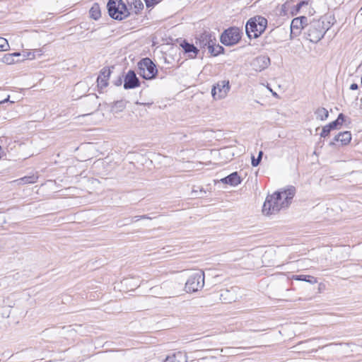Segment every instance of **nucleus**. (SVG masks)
<instances>
[{
  "mask_svg": "<svg viewBox=\"0 0 362 362\" xmlns=\"http://www.w3.org/2000/svg\"><path fill=\"white\" fill-rule=\"evenodd\" d=\"M295 194V187L288 186L286 189L267 195L262 206V213L269 216L278 213L282 209L288 208Z\"/></svg>",
  "mask_w": 362,
  "mask_h": 362,
  "instance_id": "1",
  "label": "nucleus"
},
{
  "mask_svg": "<svg viewBox=\"0 0 362 362\" xmlns=\"http://www.w3.org/2000/svg\"><path fill=\"white\" fill-rule=\"evenodd\" d=\"M330 26V23H325L324 18L319 19L313 18L312 21H310L308 25L305 26L304 34L306 35L307 40L311 42L317 43L324 37Z\"/></svg>",
  "mask_w": 362,
  "mask_h": 362,
  "instance_id": "2",
  "label": "nucleus"
},
{
  "mask_svg": "<svg viewBox=\"0 0 362 362\" xmlns=\"http://www.w3.org/2000/svg\"><path fill=\"white\" fill-rule=\"evenodd\" d=\"M267 19L262 16L250 18L245 25V32L250 39L259 37L266 30Z\"/></svg>",
  "mask_w": 362,
  "mask_h": 362,
  "instance_id": "3",
  "label": "nucleus"
},
{
  "mask_svg": "<svg viewBox=\"0 0 362 362\" xmlns=\"http://www.w3.org/2000/svg\"><path fill=\"white\" fill-rule=\"evenodd\" d=\"M109 16L115 20L122 21L130 15L127 5L122 0H109L107 4Z\"/></svg>",
  "mask_w": 362,
  "mask_h": 362,
  "instance_id": "4",
  "label": "nucleus"
},
{
  "mask_svg": "<svg viewBox=\"0 0 362 362\" xmlns=\"http://www.w3.org/2000/svg\"><path fill=\"white\" fill-rule=\"evenodd\" d=\"M138 74L146 80H151L156 77L158 69L156 64L148 57L141 59L138 64Z\"/></svg>",
  "mask_w": 362,
  "mask_h": 362,
  "instance_id": "5",
  "label": "nucleus"
},
{
  "mask_svg": "<svg viewBox=\"0 0 362 362\" xmlns=\"http://www.w3.org/2000/svg\"><path fill=\"white\" fill-rule=\"evenodd\" d=\"M242 35L243 33L238 27H230L222 33L220 41L226 46H233L239 42Z\"/></svg>",
  "mask_w": 362,
  "mask_h": 362,
  "instance_id": "6",
  "label": "nucleus"
},
{
  "mask_svg": "<svg viewBox=\"0 0 362 362\" xmlns=\"http://www.w3.org/2000/svg\"><path fill=\"white\" fill-rule=\"evenodd\" d=\"M204 273L199 270L190 275L185 283V291L187 293L196 292L204 287Z\"/></svg>",
  "mask_w": 362,
  "mask_h": 362,
  "instance_id": "7",
  "label": "nucleus"
},
{
  "mask_svg": "<svg viewBox=\"0 0 362 362\" xmlns=\"http://www.w3.org/2000/svg\"><path fill=\"white\" fill-rule=\"evenodd\" d=\"M230 89L228 80H222L215 83L211 88V95L215 100L225 98Z\"/></svg>",
  "mask_w": 362,
  "mask_h": 362,
  "instance_id": "8",
  "label": "nucleus"
},
{
  "mask_svg": "<svg viewBox=\"0 0 362 362\" xmlns=\"http://www.w3.org/2000/svg\"><path fill=\"white\" fill-rule=\"evenodd\" d=\"M86 114L83 115H89L96 112L100 103H98V97L96 94H89L85 97L83 100Z\"/></svg>",
  "mask_w": 362,
  "mask_h": 362,
  "instance_id": "9",
  "label": "nucleus"
},
{
  "mask_svg": "<svg viewBox=\"0 0 362 362\" xmlns=\"http://www.w3.org/2000/svg\"><path fill=\"white\" fill-rule=\"evenodd\" d=\"M141 85L139 78L134 70H129L124 76V88L125 90L134 89Z\"/></svg>",
  "mask_w": 362,
  "mask_h": 362,
  "instance_id": "10",
  "label": "nucleus"
},
{
  "mask_svg": "<svg viewBox=\"0 0 362 362\" xmlns=\"http://www.w3.org/2000/svg\"><path fill=\"white\" fill-rule=\"evenodd\" d=\"M110 74L111 70L110 67H104L100 70V74L97 78V86L99 93H102V90L108 86Z\"/></svg>",
  "mask_w": 362,
  "mask_h": 362,
  "instance_id": "11",
  "label": "nucleus"
},
{
  "mask_svg": "<svg viewBox=\"0 0 362 362\" xmlns=\"http://www.w3.org/2000/svg\"><path fill=\"white\" fill-rule=\"evenodd\" d=\"M270 62V58L268 56L260 55L253 59L252 66L255 71H262L269 66Z\"/></svg>",
  "mask_w": 362,
  "mask_h": 362,
  "instance_id": "12",
  "label": "nucleus"
},
{
  "mask_svg": "<svg viewBox=\"0 0 362 362\" xmlns=\"http://www.w3.org/2000/svg\"><path fill=\"white\" fill-rule=\"evenodd\" d=\"M212 37L211 33L204 31L196 37V45L199 46L200 48H205L206 47L208 48L214 40L216 41L215 37L212 38Z\"/></svg>",
  "mask_w": 362,
  "mask_h": 362,
  "instance_id": "13",
  "label": "nucleus"
},
{
  "mask_svg": "<svg viewBox=\"0 0 362 362\" xmlns=\"http://www.w3.org/2000/svg\"><path fill=\"white\" fill-rule=\"evenodd\" d=\"M308 23V18L304 16L295 18L292 20L291 23V32H293L294 30H297L298 33H300L301 30L305 31V26H307Z\"/></svg>",
  "mask_w": 362,
  "mask_h": 362,
  "instance_id": "14",
  "label": "nucleus"
},
{
  "mask_svg": "<svg viewBox=\"0 0 362 362\" xmlns=\"http://www.w3.org/2000/svg\"><path fill=\"white\" fill-rule=\"evenodd\" d=\"M351 140V134L350 132L345 131L339 132L337 135L334 137L332 141L329 143V146H333L335 142H340L341 145H347Z\"/></svg>",
  "mask_w": 362,
  "mask_h": 362,
  "instance_id": "15",
  "label": "nucleus"
},
{
  "mask_svg": "<svg viewBox=\"0 0 362 362\" xmlns=\"http://www.w3.org/2000/svg\"><path fill=\"white\" fill-rule=\"evenodd\" d=\"M180 45L182 48L184 52L188 54L189 57L195 58L197 57L199 49L194 45V44L189 43L186 40H184Z\"/></svg>",
  "mask_w": 362,
  "mask_h": 362,
  "instance_id": "16",
  "label": "nucleus"
},
{
  "mask_svg": "<svg viewBox=\"0 0 362 362\" xmlns=\"http://www.w3.org/2000/svg\"><path fill=\"white\" fill-rule=\"evenodd\" d=\"M163 362H187V354L182 351L174 352L167 356Z\"/></svg>",
  "mask_w": 362,
  "mask_h": 362,
  "instance_id": "17",
  "label": "nucleus"
},
{
  "mask_svg": "<svg viewBox=\"0 0 362 362\" xmlns=\"http://www.w3.org/2000/svg\"><path fill=\"white\" fill-rule=\"evenodd\" d=\"M241 181L242 180L238 172H233L221 180V182L230 186H237L241 183Z\"/></svg>",
  "mask_w": 362,
  "mask_h": 362,
  "instance_id": "18",
  "label": "nucleus"
},
{
  "mask_svg": "<svg viewBox=\"0 0 362 362\" xmlns=\"http://www.w3.org/2000/svg\"><path fill=\"white\" fill-rule=\"evenodd\" d=\"M220 300L223 303H231L236 300L237 297L234 293L233 289L231 290H222L220 296Z\"/></svg>",
  "mask_w": 362,
  "mask_h": 362,
  "instance_id": "19",
  "label": "nucleus"
},
{
  "mask_svg": "<svg viewBox=\"0 0 362 362\" xmlns=\"http://www.w3.org/2000/svg\"><path fill=\"white\" fill-rule=\"evenodd\" d=\"M291 279L296 281H305L310 283V284H315L317 282V278L311 275H293Z\"/></svg>",
  "mask_w": 362,
  "mask_h": 362,
  "instance_id": "20",
  "label": "nucleus"
},
{
  "mask_svg": "<svg viewBox=\"0 0 362 362\" xmlns=\"http://www.w3.org/2000/svg\"><path fill=\"white\" fill-rule=\"evenodd\" d=\"M209 52L214 57H216L223 53L224 48L220 45H216V41H213L208 47Z\"/></svg>",
  "mask_w": 362,
  "mask_h": 362,
  "instance_id": "21",
  "label": "nucleus"
},
{
  "mask_svg": "<svg viewBox=\"0 0 362 362\" xmlns=\"http://www.w3.org/2000/svg\"><path fill=\"white\" fill-rule=\"evenodd\" d=\"M90 16L94 20H98L101 16L100 6L98 3H94L89 11Z\"/></svg>",
  "mask_w": 362,
  "mask_h": 362,
  "instance_id": "22",
  "label": "nucleus"
},
{
  "mask_svg": "<svg viewBox=\"0 0 362 362\" xmlns=\"http://www.w3.org/2000/svg\"><path fill=\"white\" fill-rule=\"evenodd\" d=\"M345 120V116L343 113L339 114L337 119L329 122L327 126L331 130H334L337 129L339 126H341L343 122Z\"/></svg>",
  "mask_w": 362,
  "mask_h": 362,
  "instance_id": "23",
  "label": "nucleus"
},
{
  "mask_svg": "<svg viewBox=\"0 0 362 362\" xmlns=\"http://www.w3.org/2000/svg\"><path fill=\"white\" fill-rule=\"evenodd\" d=\"M314 113L316 118L322 121L326 120L329 117V112L325 107H318Z\"/></svg>",
  "mask_w": 362,
  "mask_h": 362,
  "instance_id": "24",
  "label": "nucleus"
},
{
  "mask_svg": "<svg viewBox=\"0 0 362 362\" xmlns=\"http://www.w3.org/2000/svg\"><path fill=\"white\" fill-rule=\"evenodd\" d=\"M126 107V103L121 100L114 103L112 106L111 111L113 112H122Z\"/></svg>",
  "mask_w": 362,
  "mask_h": 362,
  "instance_id": "25",
  "label": "nucleus"
},
{
  "mask_svg": "<svg viewBox=\"0 0 362 362\" xmlns=\"http://www.w3.org/2000/svg\"><path fill=\"white\" fill-rule=\"evenodd\" d=\"M38 177L33 175L30 176H25L18 180L21 184H33L37 182Z\"/></svg>",
  "mask_w": 362,
  "mask_h": 362,
  "instance_id": "26",
  "label": "nucleus"
},
{
  "mask_svg": "<svg viewBox=\"0 0 362 362\" xmlns=\"http://www.w3.org/2000/svg\"><path fill=\"white\" fill-rule=\"evenodd\" d=\"M132 6L136 14H138L144 8V4L141 0H134Z\"/></svg>",
  "mask_w": 362,
  "mask_h": 362,
  "instance_id": "27",
  "label": "nucleus"
},
{
  "mask_svg": "<svg viewBox=\"0 0 362 362\" xmlns=\"http://www.w3.org/2000/svg\"><path fill=\"white\" fill-rule=\"evenodd\" d=\"M2 62L6 64H14L16 61L14 59V54H6L1 59Z\"/></svg>",
  "mask_w": 362,
  "mask_h": 362,
  "instance_id": "28",
  "label": "nucleus"
},
{
  "mask_svg": "<svg viewBox=\"0 0 362 362\" xmlns=\"http://www.w3.org/2000/svg\"><path fill=\"white\" fill-rule=\"evenodd\" d=\"M308 2L309 0H302L297 3L294 8L296 13H298L303 7L307 6L308 5Z\"/></svg>",
  "mask_w": 362,
  "mask_h": 362,
  "instance_id": "29",
  "label": "nucleus"
},
{
  "mask_svg": "<svg viewBox=\"0 0 362 362\" xmlns=\"http://www.w3.org/2000/svg\"><path fill=\"white\" fill-rule=\"evenodd\" d=\"M9 48V45L6 39L0 37V51H6Z\"/></svg>",
  "mask_w": 362,
  "mask_h": 362,
  "instance_id": "30",
  "label": "nucleus"
},
{
  "mask_svg": "<svg viewBox=\"0 0 362 362\" xmlns=\"http://www.w3.org/2000/svg\"><path fill=\"white\" fill-rule=\"evenodd\" d=\"M331 129L328 127L327 124L324 126L322 129V132L320 133V136L323 138H326L329 136Z\"/></svg>",
  "mask_w": 362,
  "mask_h": 362,
  "instance_id": "31",
  "label": "nucleus"
},
{
  "mask_svg": "<svg viewBox=\"0 0 362 362\" xmlns=\"http://www.w3.org/2000/svg\"><path fill=\"white\" fill-rule=\"evenodd\" d=\"M147 8L153 7L158 3V0H144Z\"/></svg>",
  "mask_w": 362,
  "mask_h": 362,
  "instance_id": "32",
  "label": "nucleus"
},
{
  "mask_svg": "<svg viewBox=\"0 0 362 362\" xmlns=\"http://www.w3.org/2000/svg\"><path fill=\"white\" fill-rule=\"evenodd\" d=\"M123 81H124V76L121 75L116 80L113 81L112 83L115 86H119L122 84Z\"/></svg>",
  "mask_w": 362,
  "mask_h": 362,
  "instance_id": "33",
  "label": "nucleus"
},
{
  "mask_svg": "<svg viewBox=\"0 0 362 362\" xmlns=\"http://www.w3.org/2000/svg\"><path fill=\"white\" fill-rule=\"evenodd\" d=\"M260 158H255L254 156H252V161L251 164L253 167H257L260 163Z\"/></svg>",
  "mask_w": 362,
  "mask_h": 362,
  "instance_id": "34",
  "label": "nucleus"
},
{
  "mask_svg": "<svg viewBox=\"0 0 362 362\" xmlns=\"http://www.w3.org/2000/svg\"><path fill=\"white\" fill-rule=\"evenodd\" d=\"M124 221H126V222L124 223H118L117 224L119 226H122L124 225H129L130 223H132V222H131V218H124Z\"/></svg>",
  "mask_w": 362,
  "mask_h": 362,
  "instance_id": "35",
  "label": "nucleus"
},
{
  "mask_svg": "<svg viewBox=\"0 0 362 362\" xmlns=\"http://www.w3.org/2000/svg\"><path fill=\"white\" fill-rule=\"evenodd\" d=\"M136 218H137V219H149V220L152 219V218L147 214L141 215V216H139V217H136Z\"/></svg>",
  "mask_w": 362,
  "mask_h": 362,
  "instance_id": "36",
  "label": "nucleus"
},
{
  "mask_svg": "<svg viewBox=\"0 0 362 362\" xmlns=\"http://www.w3.org/2000/svg\"><path fill=\"white\" fill-rule=\"evenodd\" d=\"M358 88V86L357 83H352L351 86H350V89L351 90H356Z\"/></svg>",
  "mask_w": 362,
  "mask_h": 362,
  "instance_id": "37",
  "label": "nucleus"
},
{
  "mask_svg": "<svg viewBox=\"0 0 362 362\" xmlns=\"http://www.w3.org/2000/svg\"><path fill=\"white\" fill-rule=\"evenodd\" d=\"M136 217H139V216H135L132 217V218H131V222L138 221H139V220H140V219H137V218H136Z\"/></svg>",
  "mask_w": 362,
  "mask_h": 362,
  "instance_id": "38",
  "label": "nucleus"
},
{
  "mask_svg": "<svg viewBox=\"0 0 362 362\" xmlns=\"http://www.w3.org/2000/svg\"><path fill=\"white\" fill-rule=\"evenodd\" d=\"M262 156H263V152L262 151H260L258 153V156H257V158H260V160H262Z\"/></svg>",
  "mask_w": 362,
  "mask_h": 362,
  "instance_id": "39",
  "label": "nucleus"
},
{
  "mask_svg": "<svg viewBox=\"0 0 362 362\" xmlns=\"http://www.w3.org/2000/svg\"><path fill=\"white\" fill-rule=\"evenodd\" d=\"M11 54H14V57L21 56L20 52H13V53H11Z\"/></svg>",
  "mask_w": 362,
  "mask_h": 362,
  "instance_id": "40",
  "label": "nucleus"
},
{
  "mask_svg": "<svg viewBox=\"0 0 362 362\" xmlns=\"http://www.w3.org/2000/svg\"><path fill=\"white\" fill-rule=\"evenodd\" d=\"M8 97L6 99H5V100H4L0 101V104H1V103H4L5 102H6V101H8Z\"/></svg>",
  "mask_w": 362,
  "mask_h": 362,
  "instance_id": "41",
  "label": "nucleus"
},
{
  "mask_svg": "<svg viewBox=\"0 0 362 362\" xmlns=\"http://www.w3.org/2000/svg\"><path fill=\"white\" fill-rule=\"evenodd\" d=\"M197 192H198V190H197V189H192V193H194V194H194L195 196H197Z\"/></svg>",
  "mask_w": 362,
  "mask_h": 362,
  "instance_id": "42",
  "label": "nucleus"
},
{
  "mask_svg": "<svg viewBox=\"0 0 362 362\" xmlns=\"http://www.w3.org/2000/svg\"><path fill=\"white\" fill-rule=\"evenodd\" d=\"M198 188L199 189V192H204V193L206 192L205 191L203 190V188L202 187H198Z\"/></svg>",
  "mask_w": 362,
  "mask_h": 362,
  "instance_id": "43",
  "label": "nucleus"
}]
</instances>
